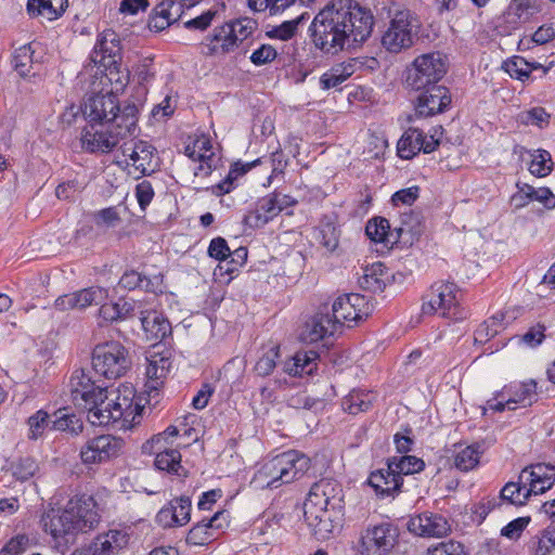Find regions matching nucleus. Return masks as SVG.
<instances>
[{
    "label": "nucleus",
    "mask_w": 555,
    "mask_h": 555,
    "mask_svg": "<svg viewBox=\"0 0 555 555\" xmlns=\"http://www.w3.org/2000/svg\"><path fill=\"white\" fill-rule=\"evenodd\" d=\"M68 387L73 402L88 411V421L93 426L120 422L121 428H128L139 415L140 408L133 403L134 389L130 385H121L108 391L96 386L85 370H76Z\"/></svg>",
    "instance_id": "obj_1"
},
{
    "label": "nucleus",
    "mask_w": 555,
    "mask_h": 555,
    "mask_svg": "<svg viewBox=\"0 0 555 555\" xmlns=\"http://www.w3.org/2000/svg\"><path fill=\"white\" fill-rule=\"evenodd\" d=\"M374 18L370 11L353 7L323 8L313 18L310 30L314 46L335 54L354 43L364 42L372 34Z\"/></svg>",
    "instance_id": "obj_2"
},
{
    "label": "nucleus",
    "mask_w": 555,
    "mask_h": 555,
    "mask_svg": "<svg viewBox=\"0 0 555 555\" xmlns=\"http://www.w3.org/2000/svg\"><path fill=\"white\" fill-rule=\"evenodd\" d=\"M105 491L73 496L64 508L50 507L41 516L43 530L55 541L94 529L105 511Z\"/></svg>",
    "instance_id": "obj_3"
},
{
    "label": "nucleus",
    "mask_w": 555,
    "mask_h": 555,
    "mask_svg": "<svg viewBox=\"0 0 555 555\" xmlns=\"http://www.w3.org/2000/svg\"><path fill=\"white\" fill-rule=\"evenodd\" d=\"M344 494L334 479L315 482L304 503V517L318 540L330 539L341 526Z\"/></svg>",
    "instance_id": "obj_4"
},
{
    "label": "nucleus",
    "mask_w": 555,
    "mask_h": 555,
    "mask_svg": "<svg viewBox=\"0 0 555 555\" xmlns=\"http://www.w3.org/2000/svg\"><path fill=\"white\" fill-rule=\"evenodd\" d=\"M147 89L145 86H135L131 94L120 101L114 92H98L87 98L82 113L89 124L99 126L111 125L113 128L122 126L126 113L133 116V130H139L138 121L146 101Z\"/></svg>",
    "instance_id": "obj_5"
},
{
    "label": "nucleus",
    "mask_w": 555,
    "mask_h": 555,
    "mask_svg": "<svg viewBox=\"0 0 555 555\" xmlns=\"http://www.w3.org/2000/svg\"><path fill=\"white\" fill-rule=\"evenodd\" d=\"M257 28L253 18H236L217 26L199 44L201 53L207 57L224 61L234 54L241 44L249 38Z\"/></svg>",
    "instance_id": "obj_6"
},
{
    "label": "nucleus",
    "mask_w": 555,
    "mask_h": 555,
    "mask_svg": "<svg viewBox=\"0 0 555 555\" xmlns=\"http://www.w3.org/2000/svg\"><path fill=\"white\" fill-rule=\"evenodd\" d=\"M310 466L305 454L292 450L281 453L266 462L255 474L253 483L256 488H279L301 476Z\"/></svg>",
    "instance_id": "obj_7"
},
{
    "label": "nucleus",
    "mask_w": 555,
    "mask_h": 555,
    "mask_svg": "<svg viewBox=\"0 0 555 555\" xmlns=\"http://www.w3.org/2000/svg\"><path fill=\"white\" fill-rule=\"evenodd\" d=\"M122 119L125 124L113 128L111 125L99 126L89 124L81 131V146L89 153H109L122 141L132 139L139 130H133V116L126 113Z\"/></svg>",
    "instance_id": "obj_8"
},
{
    "label": "nucleus",
    "mask_w": 555,
    "mask_h": 555,
    "mask_svg": "<svg viewBox=\"0 0 555 555\" xmlns=\"http://www.w3.org/2000/svg\"><path fill=\"white\" fill-rule=\"evenodd\" d=\"M462 293L452 282L438 281L430 285L422 297V313L447 319H461Z\"/></svg>",
    "instance_id": "obj_9"
},
{
    "label": "nucleus",
    "mask_w": 555,
    "mask_h": 555,
    "mask_svg": "<svg viewBox=\"0 0 555 555\" xmlns=\"http://www.w3.org/2000/svg\"><path fill=\"white\" fill-rule=\"evenodd\" d=\"M179 430L176 426H168L163 433L154 435L142 444L144 454H155L154 465L159 470L179 477L185 476V469L181 465V454L177 448H172Z\"/></svg>",
    "instance_id": "obj_10"
},
{
    "label": "nucleus",
    "mask_w": 555,
    "mask_h": 555,
    "mask_svg": "<svg viewBox=\"0 0 555 555\" xmlns=\"http://www.w3.org/2000/svg\"><path fill=\"white\" fill-rule=\"evenodd\" d=\"M130 364L128 350L117 340L101 343L93 348L92 367L96 374L107 379L124 376Z\"/></svg>",
    "instance_id": "obj_11"
},
{
    "label": "nucleus",
    "mask_w": 555,
    "mask_h": 555,
    "mask_svg": "<svg viewBox=\"0 0 555 555\" xmlns=\"http://www.w3.org/2000/svg\"><path fill=\"white\" fill-rule=\"evenodd\" d=\"M538 401V386L534 379L514 382L505 385L487 401V409L493 412L514 411L528 408Z\"/></svg>",
    "instance_id": "obj_12"
},
{
    "label": "nucleus",
    "mask_w": 555,
    "mask_h": 555,
    "mask_svg": "<svg viewBox=\"0 0 555 555\" xmlns=\"http://www.w3.org/2000/svg\"><path fill=\"white\" fill-rule=\"evenodd\" d=\"M420 28L416 15L408 9L397 10L382 37L383 47L398 53L413 44V38Z\"/></svg>",
    "instance_id": "obj_13"
},
{
    "label": "nucleus",
    "mask_w": 555,
    "mask_h": 555,
    "mask_svg": "<svg viewBox=\"0 0 555 555\" xmlns=\"http://www.w3.org/2000/svg\"><path fill=\"white\" fill-rule=\"evenodd\" d=\"M447 73L446 57L440 52L422 54L406 70V83L414 90L437 85Z\"/></svg>",
    "instance_id": "obj_14"
},
{
    "label": "nucleus",
    "mask_w": 555,
    "mask_h": 555,
    "mask_svg": "<svg viewBox=\"0 0 555 555\" xmlns=\"http://www.w3.org/2000/svg\"><path fill=\"white\" fill-rule=\"evenodd\" d=\"M399 529L384 521L369 525L361 533L360 546L363 555H387L398 544Z\"/></svg>",
    "instance_id": "obj_15"
},
{
    "label": "nucleus",
    "mask_w": 555,
    "mask_h": 555,
    "mask_svg": "<svg viewBox=\"0 0 555 555\" xmlns=\"http://www.w3.org/2000/svg\"><path fill=\"white\" fill-rule=\"evenodd\" d=\"M373 307L360 294L341 295L332 306V320L338 330L340 325L352 327L372 313Z\"/></svg>",
    "instance_id": "obj_16"
},
{
    "label": "nucleus",
    "mask_w": 555,
    "mask_h": 555,
    "mask_svg": "<svg viewBox=\"0 0 555 555\" xmlns=\"http://www.w3.org/2000/svg\"><path fill=\"white\" fill-rule=\"evenodd\" d=\"M125 441L112 435H101L89 439L80 450L85 464H101L122 454Z\"/></svg>",
    "instance_id": "obj_17"
},
{
    "label": "nucleus",
    "mask_w": 555,
    "mask_h": 555,
    "mask_svg": "<svg viewBox=\"0 0 555 555\" xmlns=\"http://www.w3.org/2000/svg\"><path fill=\"white\" fill-rule=\"evenodd\" d=\"M294 204L295 201L288 195L269 194L257 202L255 209L244 216L243 222L251 229L262 228L278 217L284 208Z\"/></svg>",
    "instance_id": "obj_18"
},
{
    "label": "nucleus",
    "mask_w": 555,
    "mask_h": 555,
    "mask_svg": "<svg viewBox=\"0 0 555 555\" xmlns=\"http://www.w3.org/2000/svg\"><path fill=\"white\" fill-rule=\"evenodd\" d=\"M442 128H433L429 134L424 133L417 127H410L400 138L397 151L403 159H411L421 151L430 153L439 145Z\"/></svg>",
    "instance_id": "obj_19"
},
{
    "label": "nucleus",
    "mask_w": 555,
    "mask_h": 555,
    "mask_svg": "<svg viewBox=\"0 0 555 555\" xmlns=\"http://www.w3.org/2000/svg\"><path fill=\"white\" fill-rule=\"evenodd\" d=\"M131 534L127 528H113L94 537L89 544L95 555H121L130 544Z\"/></svg>",
    "instance_id": "obj_20"
},
{
    "label": "nucleus",
    "mask_w": 555,
    "mask_h": 555,
    "mask_svg": "<svg viewBox=\"0 0 555 555\" xmlns=\"http://www.w3.org/2000/svg\"><path fill=\"white\" fill-rule=\"evenodd\" d=\"M107 297V289L92 286L57 297L54 307L60 311L83 310L92 305L102 304Z\"/></svg>",
    "instance_id": "obj_21"
},
{
    "label": "nucleus",
    "mask_w": 555,
    "mask_h": 555,
    "mask_svg": "<svg viewBox=\"0 0 555 555\" xmlns=\"http://www.w3.org/2000/svg\"><path fill=\"white\" fill-rule=\"evenodd\" d=\"M521 485H525L529 495L544 493L555 481V466L537 463L525 467L519 474Z\"/></svg>",
    "instance_id": "obj_22"
},
{
    "label": "nucleus",
    "mask_w": 555,
    "mask_h": 555,
    "mask_svg": "<svg viewBox=\"0 0 555 555\" xmlns=\"http://www.w3.org/2000/svg\"><path fill=\"white\" fill-rule=\"evenodd\" d=\"M122 155L129 158L128 166L133 167L134 173L145 176L153 171L155 149L146 141L125 140L120 145Z\"/></svg>",
    "instance_id": "obj_23"
},
{
    "label": "nucleus",
    "mask_w": 555,
    "mask_h": 555,
    "mask_svg": "<svg viewBox=\"0 0 555 555\" xmlns=\"http://www.w3.org/2000/svg\"><path fill=\"white\" fill-rule=\"evenodd\" d=\"M421 93L415 104V117H429L442 113L451 103L449 90L443 86H429Z\"/></svg>",
    "instance_id": "obj_24"
},
{
    "label": "nucleus",
    "mask_w": 555,
    "mask_h": 555,
    "mask_svg": "<svg viewBox=\"0 0 555 555\" xmlns=\"http://www.w3.org/2000/svg\"><path fill=\"white\" fill-rule=\"evenodd\" d=\"M215 150L210 138L206 134L190 138V142L185 146V154L189 158L199 162L195 171L196 176H207L216 167Z\"/></svg>",
    "instance_id": "obj_25"
},
{
    "label": "nucleus",
    "mask_w": 555,
    "mask_h": 555,
    "mask_svg": "<svg viewBox=\"0 0 555 555\" xmlns=\"http://www.w3.org/2000/svg\"><path fill=\"white\" fill-rule=\"evenodd\" d=\"M408 530L418 537L442 538L451 531V526L444 516L425 512L409 520Z\"/></svg>",
    "instance_id": "obj_26"
},
{
    "label": "nucleus",
    "mask_w": 555,
    "mask_h": 555,
    "mask_svg": "<svg viewBox=\"0 0 555 555\" xmlns=\"http://www.w3.org/2000/svg\"><path fill=\"white\" fill-rule=\"evenodd\" d=\"M191 509L189 498H176L160 508L156 515V522L163 528L185 526L191 519Z\"/></svg>",
    "instance_id": "obj_27"
},
{
    "label": "nucleus",
    "mask_w": 555,
    "mask_h": 555,
    "mask_svg": "<svg viewBox=\"0 0 555 555\" xmlns=\"http://www.w3.org/2000/svg\"><path fill=\"white\" fill-rule=\"evenodd\" d=\"M228 525V515L224 511L215 513L209 519H203L194 525L188 535L186 542L192 545H205L218 538V532Z\"/></svg>",
    "instance_id": "obj_28"
},
{
    "label": "nucleus",
    "mask_w": 555,
    "mask_h": 555,
    "mask_svg": "<svg viewBox=\"0 0 555 555\" xmlns=\"http://www.w3.org/2000/svg\"><path fill=\"white\" fill-rule=\"evenodd\" d=\"M335 322L328 311H320L306 322L300 332V339L304 343H318L336 332Z\"/></svg>",
    "instance_id": "obj_29"
},
{
    "label": "nucleus",
    "mask_w": 555,
    "mask_h": 555,
    "mask_svg": "<svg viewBox=\"0 0 555 555\" xmlns=\"http://www.w3.org/2000/svg\"><path fill=\"white\" fill-rule=\"evenodd\" d=\"M369 483L374 488L375 492L380 496H393L400 492L402 486L401 476H399L390 460L387 461V466L373 472L370 475Z\"/></svg>",
    "instance_id": "obj_30"
},
{
    "label": "nucleus",
    "mask_w": 555,
    "mask_h": 555,
    "mask_svg": "<svg viewBox=\"0 0 555 555\" xmlns=\"http://www.w3.org/2000/svg\"><path fill=\"white\" fill-rule=\"evenodd\" d=\"M140 321L142 328L145 332L146 339L150 341H160L171 332L169 321L163 315V313L152 307H146L145 312H143L140 318Z\"/></svg>",
    "instance_id": "obj_31"
},
{
    "label": "nucleus",
    "mask_w": 555,
    "mask_h": 555,
    "mask_svg": "<svg viewBox=\"0 0 555 555\" xmlns=\"http://www.w3.org/2000/svg\"><path fill=\"white\" fill-rule=\"evenodd\" d=\"M95 67L94 76L101 74L100 85H111L112 89L108 92H114L117 95L129 83V72L121 67V64L116 63L113 65L96 66L93 65L91 70Z\"/></svg>",
    "instance_id": "obj_32"
},
{
    "label": "nucleus",
    "mask_w": 555,
    "mask_h": 555,
    "mask_svg": "<svg viewBox=\"0 0 555 555\" xmlns=\"http://www.w3.org/2000/svg\"><path fill=\"white\" fill-rule=\"evenodd\" d=\"M94 53V63H100V66L118 63L120 46L117 35L112 30L103 33L95 47Z\"/></svg>",
    "instance_id": "obj_33"
},
{
    "label": "nucleus",
    "mask_w": 555,
    "mask_h": 555,
    "mask_svg": "<svg viewBox=\"0 0 555 555\" xmlns=\"http://www.w3.org/2000/svg\"><path fill=\"white\" fill-rule=\"evenodd\" d=\"M319 356L315 351H297L283 363V371L291 376L310 375L317 369Z\"/></svg>",
    "instance_id": "obj_34"
},
{
    "label": "nucleus",
    "mask_w": 555,
    "mask_h": 555,
    "mask_svg": "<svg viewBox=\"0 0 555 555\" xmlns=\"http://www.w3.org/2000/svg\"><path fill=\"white\" fill-rule=\"evenodd\" d=\"M389 279V273L382 262H374L363 269L359 279L360 286L372 293L383 292Z\"/></svg>",
    "instance_id": "obj_35"
},
{
    "label": "nucleus",
    "mask_w": 555,
    "mask_h": 555,
    "mask_svg": "<svg viewBox=\"0 0 555 555\" xmlns=\"http://www.w3.org/2000/svg\"><path fill=\"white\" fill-rule=\"evenodd\" d=\"M339 236L340 231L337 227L336 218L333 216L323 217L314 230L315 241L331 253L338 247Z\"/></svg>",
    "instance_id": "obj_36"
},
{
    "label": "nucleus",
    "mask_w": 555,
    "mask_h": 555,
    "mask_svg": "<svg viewBox=\"0 0 555 555\" xmlns=\"http://www.w3.org/2000/svg\"><path fill=\"white\" fill-rule=\"evenodd\" d=\"M68 0H28L27 12L31 16H41L47 21L59 18L66 10Z\"/></svg>",
    "instance_id": "obj_37"
},
{
    "label": "nucleus",
    "mask_w": 555,
    "mask_h": 555,
    "mask_svg": "<svg viewBox=\"0 0 555 555\" xmlns=\"http://www.w3.org/2000/svg\"><path fill=\"white\" fill-rule=\"evenodd\" d=\"M145 375L149 379V387L156 389L162 379L168 374L171 361L168 357L153 352L147 357Z\"/></svg>",
    "instance_id": "obj_38"
},
{
    "label": "nucleus",
    "mask_w": 555,
    "mask_h": 555,
    "mask_svg": "<svg viewBox=\"0 0 555 555\" xmlns=\"http://www.w3.org/2000/svg\"><path fill=\"white\" fill-rule=\"evenodd\" d=\"M481 454L479 444L459 446L454 452V466L462 472L472 470L479 464Z\"/></svg>",
    "instance_id": "obj_39"
},
{
    "label": "nucleus",
    "mask_w": 555,
    "mask_h": 555,
    "mask_svg": "<svg viewBox=\"0 0 555 555\" xmlns=\"http://www.w3.org/2000/svg\"><path fill=\"white\" fill-rule=\"evenodd\" d=\"M310 15L307 11L300 13L297 17L283 22L280 25L272 27L267 35L272 39L287 41L294 38L299 29V26L309 20Z\"/></svg>",
    "instance_id": "obj_40"
},
{
    "label": "nucleus",
    "mask_w": 555,
    "mask_h": 555,
    "mask_svg": "<svg viewBox=\"0 0 555 555\" xmlns=\"http://www.w3.org/2000/svg\"><path fill=\"white\" fill-rule=\"evenodd\" d=\"M162 282L160 276L156 275L153 280L142 276L139 272L131 270L122 274L119 280V286L125 289H135L138 287L147 292H155Z\"/></svg>",
    "instance_id": "obj_41"
},
{
    "label": "nucleus",
    "mask_w": 555,
    "mask_h": 555,
    "mask_svg": "<svg viewBox=\"0 0 555 555\" xmlns=\"http://www.w3.org/2000/svg\"><path fill=\"white\" fill-rule=\"evenodd\" d=\"M375 396L371 391L352 390L343 400V409L350 414H358L367 411Z\"/></svg>",
    "instance_id": "obj_42"
},
{
    "label": "nucleus",
    "mask_w": 555,
    "mask_h": 555,
    "mask_svg": "<svg viewBox=\"0 0 555 555\" xmlns=\"http://www.w3.org/2000/svg\"><path fill=\"white\" fill-rule=\"evenodd\" d=\"M389 221L383 217H375L366 223L365 233L375 243L391 244L392 234L389 232Z\"/></svg>",
    "instance_id": "obj_43"
},
{
    "label": "nucleus",
    "mask_w": 555,
    "mask_h": 555,
    "mask_svg": "<svg viewBox=\"0 0 555 555\" xmlns=\"http://www.w3.org/2000/svg\"><path fill=\"white\" fill-rule=\"evenodd\" d=\"M280 358V346L270 344L263 349L261 357L254 366V371L258 376H269L276 366V360Z\"/></svg>",
    "instance_id": "obj_44"
},
{
    "label": "nucleus",
    "mask_w": 555,
    "mask_h": 555,
    "mask_svg": "<svg viewBox=\"0 0 555 555\" xmlns=\"http://www.w3.org/2000/svg\"><path fill=\"white\" fill-rule=\"evenodd\" d=\"M302 0H248V7L255 12H269L271 15L283 13L288 8Z\"/></svg>",
    "instance_id": "obj_45"
},
{
    "label": "nucleus",
    "mask_w": 555,
    "mask_h": 555,
    "mask_svg": "<svg viewBox=\"0 0 555 555\" xmlns=\"http://www.w3.org/2000/svg\"><path fill=\"white\" fill-rule=\"evenodd\" d=\"M395 472L401 476L412 475L420 473L424 469L425 463L422 459L413 455H402L400 457L393 456L389 459Z\"/></svg>",
    "instance_id": "obj_46"
},
{
    "label": "nucleus",
    "mask_w": 555,
    "mask_h": 555,
    "mask_svg": "<svg viewBox=\"0 0 555 555\" xmlns=\"http://www.w3.org/2000/svg\"><path fill=\"white\" fill-rule=\"evenodd\" d=\"M540 67L538 64L528 63L521 56H514L504 62V70L512 77L525 81L530 77L532 69Z\"/></svg>",
    "instance_id": "obj_47"
},
{
    "label": "nucleus",
    "mask_w": 555,
    "mask_h": 555,
    "mask_svg": "<svg viewBox=\"0 0 555 555\" xmlns=\"http://www.w3.org/2000/svg\"><path fill=\"white\" fill-rule=\"evenodd\" d=\"M28 438L30 440H37L41 438L44 431L51 427L52 421L49 414L43 410H38L35 414L28 417Z\"/></svg>",
    "instance_id": "obj_48"
},
{
    "label": "nucleus",
    "mask_w": 555,
    "mask_h": 555,
    "mask_svg": "<svg viewBox=\"0 0 555 555\" xmlns=\"http://www.w3.org/2000/svg\"><path fill=\"white\" fill-rule=\"evenodd\" d=\"M529 493L525 485L517 482H507L501 490L500 498L515 505H524L529 499Z\"/></svg>",
    "instance_id": "obj_49"
},
{
    "label": "nucleus",
    "mask_w": 555,
    "mask_h": 555,
    "mask_svg": "<svg viewBox=\"0 0 555 555\" xmlns=\"http://www.w3.org/2000/svg\"><path fill=\"white\" fill-rule=\"evenodd\" d=\"M553 168L551 154L545 150H538L531 154L529 171L535 177H546Z\"/></svg>",
    "instance_id": "obj_50"
},
{
    "label": "nucleus",
    "mask_w": 555,
    "mask_h": 555,
    "mask_svg": "<svg viewBox=\"0 0 555 555\" xmlns=\"http://www.w3.org/2000/svg\"><path fill=\"white\" fill-rule=\"evenodd\" d=\"M531 551L534 555H548L555 548V532L548 526L531 540Z\"/></svg>",
    "instance_id": "obj_51"
},
{
    "label": "nucleus",
    "mask_w": 555,
    "mask_h": 555,
    "mask_svg": "<svg viewBox=\"0 0 555 555\" xmlns=\"http://www.w3.org/2000/svg\"><path fill=\"white\" fill-rule=\"evenodd\" d=\"M34 50L30 44H24L15 50L13 55V65L21 76H27L33 68Z\"/></svg>",
    "instance_id": "obj_52"
},
{
    "label": "nucleus",
    "mask_w": 555,
    "mask_h": 555,
    "mask_svg": "<svg viewBox=\"0 0 555 555\" xmlns=\"http://www.w3.org/2000/svg\"><path fill=\"white\" fill-rule=\"evenodd\" d=\"M52 429L78 435L82 431V423L76 415L60 411L56 418L52 421Z\"/></svg>",
    "instance_id": "obj_53"
},
{
    "label": "nucleus",
    "mask_w": 555,
    "mask_h": 555,
    "mask_svg": "<svg viewBox=\"0 0 555 555\" xmlns=\"http://www.w3.org/2000/svg\"><path fill=\"white\" fill-rule=\"evenodd\" d=\"M519 120L524 125H532L539 128H544L550 122V114L543 107H533L529 111L522 112L519 115Z\"/></svg>",
    "instance_id": "obj_54"
},
{
    "label": "nucleus",
    "mask_w": 555,
    "mask_h": 555,
    "mask_svg": "<svg viewBox=\"0 0 555 555\" xmlns=\"http://www.w3.org/2000/svg\"><path fill=\"white\" fill-rule=\"evenodd\" d=\"M276 56L278 51L273 46L262 43L251 52L249 60L255 66H263L273 62Z\"/></svg>",
    "instance_id": "obj_55"
},
{
    "label": "nucleus",
    "mask_w": 555,
    "mask_h": 555,
    "mask_svg": "<svg viewBox=\"0 0 555 555\" xmlns=\"http://www.w3.org/2000/svg\"><path fill=\"white\" fill-rule=\"evenodd\" d=\"M147 302L141 300H121L118 302L120 320L142 317L147 307Z\"/></svg>",
    "instance_id": "obj_56"
},
{
    "label": "nucleus",
    "mask_w": 555,
    "mask_h": 555,
    "mask_svg": "<svg viewBox=\"0 0 555 555\" xmlns=\"http://www.w3.org/2000/svg\"><path fill=\"white\" fill-rule=\"evenodd\" d=\"M531 518L529 516L526 517H518L511 522H508L506 526H504L501 530V535L509 539V540H517L524 530L529 525Z\"/></svg>",
    "instance_id": "obj_57"
},
{
    "label": "nucleus",
    "mask_w": 555,
    "mask_h": 555,
    "mask_svg": "<svg viewBox=\"0 0 555 555\" xmlns=\"http://www.w3.org/2000/svg\"><path fill=\"white\" fill-rule=\"evenodd\" d=\"M428 555H466L464 546L460 542L448 541L441 542L436 546L429 547Z\"/></svg>",
    "instance_id": "obj_58"
},
{
    "label": "nucleus",
    "mask_w": 555,
    "mask_h": 555,
    "mask_svg": "<svg viewBox=\"0 0 555 555\" xmlns=\"http://www.w3.org/2000/svg\"><path fill=\"white\" fill-rule=\"evenodd\" d=\"M120 221L121 218L116 207L104 208L95 215V222L100 227L115 228Z\"/></svg>",
    "instance_id": "obj_59"
},
{
    "label": "nucleus",
    "mask_w": 555,
    "mask_h": 555,
    "mask_svg": "<svg viewBox=\"0 0 555 555\" xmlns=\"http://www.w3.org/2000/svg\"><path fill=\"white\" fill-rule=\"evenodd\" d=\"M29 545V539L26 534H17L2 548V555H20L24 553Z\"/></svg>",
    "instance_id": "obj_60"
},
{
    "label": "nucleus",
    "mask_w": 555,
    "mask_h": 555,
    "mask_svg": "<svg viewBox=\"0 0 555 555\" xmlns=\"http://www.w3.org/2000/svg\"><path fill=\"white\" fill-rule=\"evenodd\" d=\"M345 80L347 79L345 78L343 70L335 65L321 76L320 83L323 89L328 90L338 87Z\"/></svg>",
    "instance_id": "obj_61"
},
{
    "label": "nucleus",
    "mask_w": 555,
    "mask_h": 555,
    "mask_svg": "<svg viewBox=\"0 0 555 555\" xmlns=\"http://www.w3.org/2000/svg\"><path fill=\"white\" fill-rule=\"evenodd\" d=\"M217 15L216 10H207L201 15L191 18L184 23V27L188 29L205 30L207 29Z\"/></svg>",
    "instance_id": "obj_62"
},
{
    "label": "nucleus",
    "mask_w": 555,
    "mask_h": 555,
    "mask_svg": "<svg viewBox=\"0 0 555 555\" xmlns=\"http://www.w3.org/2000/svg\"><path fill=\"white\" fill-rule=\"evenodd\" d=\"M135 197L139 206L144 210L154 197V190L151 182L143 180L135 186Z\"/></svg>",
    "instance_id": "obj_63"
},
{
    "label": "nucleus",
    "mask_w": 555,
    "mask_h": 555,
    "mask_svg": "<svg viewBox=\"0 0 555 555\" xmlns=\"http://www.w3.org/2000/svg\"><path fill=\"white\" fill-rule=\"evenodd\" d=\"M155 11L171 25V23L176 22L180 16L181 4L175 1H164L156 7Z\"/></svg>",
    "instance_id": "obj_64"
}]
</instances>
